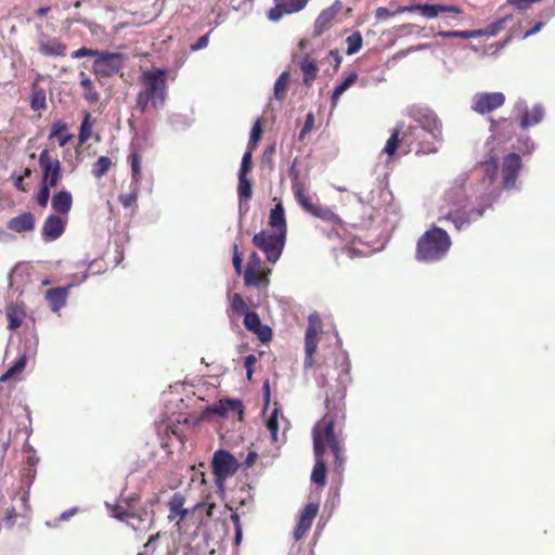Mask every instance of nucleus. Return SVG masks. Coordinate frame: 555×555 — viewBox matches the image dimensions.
<instances>
[{
	"instance_id": "f8f14e48",
	"label": "nucleus",
	"mask_w": 555,
	"mask_h": 555,
	"mask_svg": "<svg viewBox=\"0 0 555 555\" xmlns=\"http://www.w3.org/2000/svg\"><path fill=\"white\" fill-rule=\"evenodd\" d=\"M505 102L502 92H478L472 98V109L480 115L489 114Z\"/></svg>"
},
{
	"instance_id": "f704fd0d",
	"label": "nucleus",
	"mask_w": 555,
	"mask_h": 555,
	"mask_svg": "<svg viewBox=\"0 0 555 555\" xmlns=\"http://www.w3.org/2000/svg\"><path fill=\"white\" fill-rule=\"evenodd\" d=\"M358 79V74L356 72L350 73L333 91L331 96L332 106L337 104V101L341 96V94L347 91Z\"/></svg>"
},
{
	"instance_id": "9d476101",
	"label": "nucleus",
	"mask_w": 555,
	"mask_h": 555,
	"mask_svg": "<svg viewBox=\"0 0 555 555\" xmlns=\"http://www.w3.org/2000/svg\"><path fill=\"white\" fill-rule=\"evenodd\" d=\"M211 467L217 487L222 489L224 481L237 472L238 462L230 452L218 450L214 453Z\"/></svg>"
},
{
	"instance_id": "37998d69",
	"label": "nucleus",
	"mask_w": 555,
	"mask_h": 555,
	"mask_svg": "<svg viewBox=\"0 0 555 555\" xmlns=\"http://www.w3.org/2000/svg\"><path fill=\"white\" fill-rule=\"evenodd\" d=\"M310 214L322 219V220H325V221H333V222H337V223L341 222L340 218L337 215H335L327 207H321V206L314 205V207Z\"/></svg>"
},
{
	"instance_id": "603ef678",
	"label": "nucleus",
	"mask_w": 555,
	"mask_h": 555,
	"mask_svg": "<svg viewBox=\"0 0 555 555\" xmlns=\"http://www.w3.org/2000/svg\"><path fill=\"white\" fill-rule=\"evenodd\" d=\"M250 170H251V153L249 151H246L242 157L238 176H247V173Z\"/></svg>"
},
{
	"instance_id": "2f4dec72",
	"label": "nucleus",
	"mask_w": 555,
	"mask_h": 555,
	"mask_svg": "<svg viewBox=\"0 0 555 555\" xmlns=\"http://www.w3.org/2000/svg\"><path fill=\"white\" fill-rule=\"evenodd\" d=\"M30 107L34 111H42L47 108L46 91L40 88L37 82L31 86Z\"/></svg>"
},
{
	"instance_id": "774afa93",
	"label": "nucleus",
	"mask_w": 555,
	"mask_h": 555,
	"mask_svg": "<svg viewBox=\"0 0 555 555\" xmlns=\"http://www.w3.org/2000/svg\"><path fill=\"white\" fill-rule=\"evenodd\" d=\"M258 457V454L255 452V451H250L248 452L247 456L245 457V466L246 467H251L254 465V463L256 462Z\"/></svg>"
},
{
	"instance_id": "423d86ee",
	"label": "nucleus",
	"mask_w": 555,
	"mask_h": 555,
	"mask_svg": "<svg viewBox=\"0 0 555 555\" xmlns=\"http://www.w3.org/2000/svg\"><path fill=\"white\" fill-rule=\"evenodd\" d=\"M286 235L283 232L260 231L253 237V244L263 251L269 262L275 263L284 249Z\"/></svg>"
},
{
	"instance_id": "052dcab7",
	"label": "nucleus",
	"mask_w": 555,
	"mask_h": 555,
	"mask_svg": "<svg viewBox=\"0 0 555 555\" xmlns=\"http://www.w3.org/2000/svg\"><path fill=\"white\" fill-rule=\"evenodd\" d=\"M314 125V116L312 113H309L306 117L305 125L300 131L299 138L302 139L306 133H308Z\"/></svg>"
},
{
	"instance_id": "393cba45",
	"label": "nucleus",
	"mask_w": 555,
	"mask_h": 555,
	"mask_svg": "<svg viewBox=\"0 0 555 555\" xmlns=\"http://www.w3.org/2000/svg\"><path fill=\"white\" fill-rule=\"evenodd\" d=\"M289 175L292 177V182H293L292 189H293V192H294V195H295L297 202L302 206V208L306 211L311 212L314 205L310 202L309 197L306 195L304 183H301L298 180V175L295 172L294 166L292 167Z\"/></svg>"
},
{
	"instance_id": "c9c22d12",
	"label": "nucleus",
	"mask_w": 555,
	"mask_h": 555,
	"mask_svg": "<svg viewBox=\"0 0 555 555\" xmlns=\"http://www.w3.org/2000/svg\"><path fill=\"white\" fill-rule=\"evenodd\" d=\"M25 317L24 309L18 305H10L7 308V318L9 320V328L16 330L22 324Z\"/></svg>"
},
{
	"instance_id": "a19ab883",
	"label": "nucleus",
	"mask_w": 555,
	"mask_h": 555,
	"mask_svg": "<svg viewBox=\"0 0 555 555\" xmlns=\"http://www.w3.org/2000/svg\"><path fill=\"white\" fill-rule=\"evenodd\" d=\"M438 37L441 38H461V39H470V38H478L481 37L480 30H452V31H446L440 30L437 33Z\"/></svg>"
},
{
	"instance_id": "72a5a7b5",
	"label": "nucleus",
	"mask_w": 555,
	"mask_h": 555,
	"mask_svg": "<svg viewBox=\"0 0 555 555\" xmlns=\"http://www.w3.org/2000/svg\"><path fill=\"white\" fill-rule=\"evenodd\" d=\"M280 421L287 424V421L284 418V416L280 414L279 409L275 408L267 421V429L270 431L272 441L274 442L280 441V438L278 436Z\"/></svg>"
},
{
	"instance_id": "49530a36",
	"label": "nucleus",
	"mask_w": 555,
	"mask_h": 555,
	"mask_svg": "<svg viewBox=\"0 0 555 555\" xmlns=\"http://www.w3.org/2000/svg\"><path fill=\"white\" fill-rule=\"evenodd\" d=\"M112 166V160L107 156H101L93 165L92 173L96 178L103 177Z\"/></svg>"
},
{
	"instance_id": "7c9ffc66",
	"label": "nucleus",
	"mask_w": 555,
	"mask_h": 555,
	"mask_svg": "<svg viewBox=\"0 0 555 555\" xmlns=\"http://www.w3.org/2000/svg\"><path fill=\"white\" fill-rule=\"evenodd\" d=\"M237 196L240 209L243 207V202H248L253 196V184L247 176H238Z\"/></svg>"
},
{
	"instance_id": "79ce46f5",
	"label": "nucleus",
	"mask_w": 555,
	"mask_h": 555,
	"mask_svg": "<svg viewBox=\"0 0 555 555\" xmlns=\"http://www.w3.org/2000/svg\"><path fill=\"white\" fill-rule=\"evenodd\" d=\"M80 86L85 89V98L89 102H95L99 100L98 92L94 89L92 80L85 74L80 73Z\"/></svg>"
},
{
	"instance_id": "f257e3e1",
	"label": "nucleus",
	"mask_w": 555,
	"mask_h": 555,
	"mask_svg": "<svg viewBox=\"0 0 555 555\" xmlns=\"http://www.w3.org/2000/svg\"><path fill=\"white\" fill-rule=\"evenodd\" d=\"M466 173L459 175L446 191L444 204L440 207L439 221L451 222L457 231L467 228L482 217L487 206L468 208L465 183Z\"/></svg>"
},
{
	"instance_id": "6ab92c4d",
	"label": "nucleus",
	"mask_w": 555,
	"mask_h": 555,
	"mask_svg": "<svg viewBox=\"0 0 555 555\" xmlns=\"http://www.w3.org/2000/svg\"><path fill=\"white\" fill-rule=\"evenodd\" d=\"M319 512L318 503H308L302 509L299 516L298 524L294 530V539L296 541L301 540L311 528L313 519L317 517Z\"/></svg>"
},
{
	"instance_id": "a211bd4d",
	"label": "nucleus",
	"mask_w": 555,
	"mask_h": 555,
	"mask_svg": "<svg viewBox=\"0 0 555 555\" xmlns=\"http://www.w3.org/2000/svg\"><path fill=\"white\" fill-rule=\"evenodd\" d=\"M87 278L88 273H83L81 279L76 283H70L64 287H55L49 289L46 294V299L48 300L51 310L53 312H59L66 305L69 289L73 288L75 285L85 282Z\"/></svg>"
},
{
	"instance_id": "5701e85b",
	"label": "nucleus",
	"mask_w": 555,
	"mask_h": 555,
	"mask_svg": "<svg viewBox=\"0 0 555 555\" xmlns=\"http://www.w3.org/2000/svg\"><path fill=\"white\" fill-rule=\"evenodd\" d=\"M244 325L249 332L257 334L261 341L270 340L271 328L261 324L260 318L256 312L249 311L245 313Z\"/></svg>"
},
{
	"instance_id": "ddd939ff",
	"label": "nucleus",
	"mask_w": 555,
	"mask_h": 555,
	"mask_svg": "<svg viewBox=\"0 0 555 555\" xmlns=\"http://www.w3.org/2000/svg\"><path fill=\"white\" fill-rule=\"evenodd\" d=\"M39 165L42 169V184L55 188L61 180V163L52 158L48 150H43L39 156Z\"/></svg>"
},
{
	"instance_id": "dca6fc26",
	"label": "nucleus",
	"mask_w": 555,
	"mask_h": 555,
	"mask_svg": "<svg viewBox=\"0 0 555 555\" xmlns=\"http://www.w3.org/2000/svg\"><path fill=\"white\" fill-rule=\"evenodd\" d=\"M38 346V339L34 335L29 339H26L23 352L20 354L18 359L15 361L14 365H12L1 377L0 382L4 383L9 378L13 377L15 374L21 373L26 365V358L33 357L36 354Z\"/></svg>"
},
{
	"instance_id": "0eeeda50",
	"label": "nucleus",
	"mask_w": 555,
	"mask_h": 555,
	"mask_svg": "<svg viewBox=\"0 0 555 555\" xmlns=\"http://www.w3.org/2000/svg\"><path fill=\"white\" fill-rule=\"evenodd\" d=\"M499 162L493 156L485 160L481 167L483 173L481 181L476 186L475 193L483 202H489L487 206H491V202L499 195V188L494 185L498 178Z\"/></svg>"
},
{
	"instance_id": "aec40b11",
	"label": "nucleus",
	"mask_w": 555,
	"mask_h": 555,
	"mask_svg": "<svg viewBox=\"0 0 555 555\" xmlns=\"http://www.w3.org/2000/svg\"><path fill=\"white\" fill-rule=\"evenodd\" d=\"M275 7L268 12V18L278 22L284 14H292L302 10L308 0H274Z\"/></svg>"
},
{
	"instance_id": "9b49d317",
	"label": "nucleus",
	"mask_w": 555,
	"mask_h": 555,
	"mask_svg": "<svg viewBox=\"0 0 555 555\" xmlns=\"http://www.w3.org/2000/svg\"><path fill=\"white\" fill-rule=\"evenodd\" d=\"M322 332V322L317 313H312L308 318V327L305 335V367L313 365V354L319 343V334Z\"/></svg>"
},
{
	"instance_id": "5fc2aeb1",
	"label": "nucleus",
	"mask_w": 555,
	"mask_h": 555,
	"mask_svg": "<svg viewBox=\"0 0 555 555\" xmlns=\"http://www.w3.org/2000/svg\"><path fill=\"white\" fill-rule=\"evenodd\" d=\"M138 192L139 190L131 189V193L129 194H122L119 196V202L125 208L130 207L132 204L135 203L138 198Z\"/></svg>"
},
{
	"instance_id": "f3484780",
	"label": "nucleus",
	"mask_w": 555,
	"mask_h": 555,
	"mask_svg": "<svg viewBox=\"0 0 555 555\" xmlns=\"http://www.w3.org/2000/svg\"><path fill=\"white\" fill-rule=\"evenodd\" d=\"M515 109L521 113L520 127L522 129L540 124L544 117V108L542 105L537 104L532 109L528 111L526 101L522 99L516 102Z\"/></svg>"
},
{
	"instance_id": "4468645a",
	"label": "nucleus",
	"mask_w": 555,
	"mask_h": 555,
	"mask_svg": "<svg viewBox=\"0 0 555 555\" xmlns=\"http://www.w3.org/2000/svg\"><path fill=\"white\" fill-rule=\"evenodd\" d=\"M318 430V428H313L312 430L315 464L312 469L311 480L317 485L324 486L326 479V465L324 460V447L321 443Z\"/></svg>"
},
{
	"instance_id": "69168bd1",
	"label": "nucleus",
	"mask_w": 555,
	"mask_h": 555,
	"mask_svg": "<svg viewBox=\"0 0 555 555\" xmlns=\"http://www.w3.org/2000/svg\"><path fill=\"white\" fill-rule=\"evenodd\" d=\"M257 359L254 354H249L245 358V367L247 371V378L250 379L253 376V365L256 363Z\"/></svg>"
},
{
	"instance_id": "bb28decb",
	"label": "nucleus",
	"mask_w": 555,
	"mask_h": 555,
	"mask_svg": "<svg viewBox=\"0 0 555 555\" xmlns=\"http://www.w3.org/2000/svg\"><path fill=\"white\" fill-rule=\"evenodd\" d=\"M51 206L57 215H67L73 206V196L70 192L62 190L55 193L52 196Z\"/></svg>"
},
{
	"instance_id": "20e7f679",
	"label": "nucleus",
	"mask_w": 555,
	"mask_h": 555,
	"mask_svg": "<svg viewBox=\"0 0 555 555\" xmlns=\"http://www.w3.org/2000/svg\"><path fill=\"white\" fill-rule=\"evenodd\" d=\"M451 247V238L447 231L433 227L418 240L416 258L424 262H435L442 259Z\"/></svg>"
},
{
	"instance_id": "338daca9",
	"label": "nucleus",
	"mask_w": 555,
	"mask_h": 555,
	"mask_svg": "<svg viewBox=\"0 0 555 555\" xmlns=\"http://www.w3.org/2000/svg\"><path fill=\"white\" fill-rule=\"evenodd\" d=\"M393 15L392 12H390L387 8L379 7L375 11V16L378 20H386L388 17H391Z\"/></svg>"
},
{
	"instance_id": "4c0bfd02",
	"label": "nucleus",
	"mask_w": 555,
	"mask_h": 555,
	"mask_svg": "<svg viewBox=\"0 0 555 555\" xmlns=\"http://www.w3.org/2000/svg\"><path fill=\"white\" fill-rule=\"evenodd\" d=\"M332 11L324 9L315 20L314 23V35L321 36L331 25L334 20Z\"/></svg>"
},
{
	"instance_id": "3c124183",
	"label": "nucleus",
	"mask_w": 555,
	"mask_h": 555,
	"mask_svg": "<svg viewBox=\"0 0 555 555\" xmlns=\"http://www.w3.org/2000/svg\"><path fill=\"white\" fill-rule=\"evenodd\" d=\"M79 23H81L82 25H85L86 27L89 28L90 33L92 34V36L96 39H103L104 36H105V30L104 28L99 25V24H95V23H92L88 20H77Z\"/></svg>"
},
{
	"instance_id": "09e8293b",
	"label": "nucleus",
	"mask_w": 555,
	"mask_h": 555,
	"mask_svg": "<svg viewBox=\"0 0 555 555\" xmlns=\"http://www.w3.org/2000/svg\"><path fill=\"white\" fill-rule=\"evenodd\" d=\"M90 113H86L78 135L80 143L87 142L91 137L92 124L90 122Z\"/></svg>"
},
{
	"instance_id": "680f3d73",
	"label": "nucleus",
	"mask_w": 555,
	"mask_h": 555,
	"mask_svg": "<svg viewBox=\"0 0 555 555\" xmlns=\"http://www.w3.org/2000/svg\"><path fill=\"white\" fill-rule=\"evenodd\" d=\"M209 42V35L206 34L202 36L195 43L191 44L190 49L191 51H198L202 49H205L208 46Z\"/></svg>"
},
{
	"instance_id": "c756f323",
	"label": "nucleus",
	"mask_w": 555,
	"mask_h": 555,
	"mask_svg": "<svg viewBox=\"0 0 555 555\" xmlns=\"http://www.w3.org/2000/svg\"><path fill=\"white\" fill-rule=\"evenodd\" d=\"M214 412L223 417L229 416L230 413L242 416L243 409L240 401L225 400L219 401V403L214 408Z\"/></svg>"
},
{
	"instance_id": "a878e982",
	"label": "nucleus",
	"mask_w": 555,
	"mask_h": 555,
	"mask_svg": "<svg viewBox=\"0 0 555 555\" xmlns=\"http://www.w3.org/2000/svg\"><path fill=\"white\" fill-rule=\"evenodd\" d=\"M8 228L16 233L30 232L35 228V218L31 212H23L9 220Z\"/></svg>"
},
{
	"instance_id": "bf43d9fd",
	"label": "nucleus",
	"mask_w": 555,
	"mask_h": 555,
	"mask_svg": "<svg viewBox=\"0 0 555 555\" xmlns=\"http://www.w3.org/2000/svg\"><path fill=\"white\" fill-rule=\"evenodd\" d=\"M233 267L237 274L242 272V263L243 259L238 254V247L236 244L233 245V258H232Z\"/></svg>"
},
{
	"instance_id": "412c9836",
	"label": "nucleus",
	"mask_w": 555,
	"mask_h": 555,
	"mask_svg": "<svg viewBox=\"0 0 555 555\" xmlns=\"http://www.w3.org/2000/svg\"><path fill=\"white\" fill-rule=\"evenodd\" d=\"M66 218L60 215H50L43 222L41 235L43 241L52 242L59 238L65 230Z\"/></svg>"
},
{
	"instance_id": "6e6552de",
	"label": "nucleus",
	"mask_w": 555,
	"mask_h": 555,
	"mask_svg": "<svg viewBox=\"0 0 555 555\" xmlns=\"http://www.w3.org/2000/svg\"><path fill=\"white\" fill-rule=\"evenodd\" d=\"M334 420L332 416L326 414L321 421H319L313 428H318L319 436L322 446L325 448L327 444L335 455L337 468H340L345 462L344 456V444L334 434Z\"/></svg>"
},
{
	"instance_id": "b1692460",
	"label": "nucleus",
	"mask_w": 555,
	"mask_h": 555,
	"mask_svg": "<svg viewBox=\"0 0 555 555\" xmlns=\"http://www.w3.org/2000/svg\"><path fill=\"white\" fill-rule=\"evenodd\" d=\"M410 11H418L426 18H435L440 13L449 12L454 14H461L462 10L455 5H442V4H416L409 9Z\"/></svg>"
},
{
	"instance_id": "4d7b16f0",
	"label": "nucleus",
	"mask_w": 555,
	"mask_h": 555,
	"mask_svg": "<svg viewBox=\"0 0 555 555\" xmlns=\"http://www.w3.org/2000/svg\"><path fill=\"white\" fill-rule=\"evenodd\" d=\"M67 129V124L63 120H57L52 125L51 132L49 134V139H52L54 137H59Z\"/></svg>"
},
{
	"instance_id": "e433bc0d",
	"label": "nucleus",
	"mask_w": 555,
	"mask_h": 555,
	"mask_svg": "<svg viewBox=\"0 0 555 555\" xmlns=\"http://www.w3.org/2000/svg\"><path fill=\"white\" fill-rule=\"evenodd\" d=\"M183 504L184 498L179 493H175L169 502V519H173L176 515L180 516V520H183L185 518L188 511L183 508Z\"/></svg>"
},
{
	"instance_id": "473e14b6",
	"label": "nucleus",
	"mask_w": 555,
	"mask_h": 555,
	"mask_svg": "<svg viewBox=\"0 0 555 555\" xmlns=\"http://www.w3.org/2000/svg\"><path fill=\"white\" fill-rule=\"evenodd\" d=\"M300 69L304 75V83L306 86H310L313 82V80L315 79L317 74H318L317 63L313 60L306 56L300 62Z\"/></svg>"
},
{
	"instance_id": "a18cd8bd",
	"label": "nucleus",
	"mask_w": 555,
	"mask_h": 555,
	"mask_svg": "<svg viewBox=\"0 0 555 555\" xmlns=\"http://www.w3.org/2000/svg\"><path fill=\"white\" fill-rule=\"evenodd\" d=\"M400 133L402 134V131H400V129L396 128L392 131L390 138L386 142V145H385L383 152L385 154H387L389 157L392 156L398 149V145L400 142V138H399ZM401 141H402V138H401Z\"/></svg>"
},
{
	"instance_id": "cd10ccee",
	"label": "nucleus",
	"mask_w": 555,
	"mask_h": 555,
	"mask_svg": "<svg viewBox=\"0 0 555 555\" xmlns=\"http://www.w3.org/2000/svg\"><path fill=\"white\" fill-rule=\"evenodd\" d=\"M270 273V270L266 273H260L255 269V267H251V264H248L245 272H244V282L247 286H254V287H267L269 285V278L268 274Z\"/></svg>"
},
{
	"instance_id": "39448f33",
	"label": "nucleus",
	"mask_w": 555,
	"mask_h": 555,
	"mask_svg": "<svg viewBox=\"0 0 555 555\" xmlns=\"http://www.w3.org/2000/svg\"><path fill=\"white\" fill-rule=\"evenodd\" d=\"M166 69L152 68L144 70L142 74V90L141 92L146 98L153 99V106H163L166 100L167 86H166Z\"/></svg>"
},
{
	"instance_id": "e2e57ef3",
	"label": "nucleus",
	"mask_w": 555,
	"mask_h": 555,
	"mask_svg": "<svg viewBox=\"0 0 555 555\" xmlns=\"http://www.w3.org/2000/svg\"><path fill=\"white\" fill-rule=\"evenodd\" d=\"M16 517H17V514H16L15 509L14 508L9 509L5 518L3 519L4 526L7 528H12L15 524Z\"/></svg>"
},
{
	"instance_id": "de8ad7c7",
	"label": "nucleus",
	"mask_w": 555,
	"mask_h": 555,
	"mask_svg": "<svg viewBox=\"0 0 555 555\" xmlns=\"http://www.w3.org/2000/svg\"><path fill=\"white\" fill-rule=\"evenodd\" d=\"M347 54L352 55L357 53L362 47V36L359 31H356L347 37Z\"/></svg>"
},
{
	"instance_id": "c85d7f7f",
	"label": "nucleus",
	"mask_w": 555,
	"mask_h": 555,
	"mask_svg": "<svg viewBox=\"0 0 555 555\" xmlns=\"http://www.w3.org/2000/svg\"><path fill=\"white\" fill-rule=\"evenodd\" d=\"M269 224L275 229L274 232H283L286 235L287 227L285 220V212L283 205L281 203L276 204L274 208L271 209L269 216Z\"/></svg>"
},
{
	"instance_id": "4be33fe9",
	"label": "nucleus",
	"mask_w": 555,
	"mask_h": 555,
	"mask_svg": "<svg viewBox=\"0 0 555 555\" xmlns=\"http://www.w3.org/2000/svg\"><path fill=\"white\" fill-rule=\"evenodd\" d=\"M38 50L44 56H64L67 47L57 38L41 34L38 38Z\"/></svg>"
},
{
	"instance_id": "864d4df0",
	"label": "nucleus",
	"mask_w": 555,
	"mask_h": 555,
	"mask_svg": "<svg viewBox=\"0 0 555 555\" xmlns=\"http://www.w3.org/2000/svg\"><path fill=\"white\" fill-rule=\"evenodd\" d=\"M50 188L43 185L41 186L40 191L37 194V203L40 207L44 208L48 205L49 198H50Z\"/></svg>"
},
{
	"instance_id": "2eb2a0df",
	"label": "nucleus",
	"mask_w": 555,
	"mask_h": 555,
	"mask_svg": "<svg viewBox=\"0 0 555 555\" xmlns=\"http://www.w3.org/2000/svg\"><path fill=\"white\" fill-rule=\"evenodd\" d=\"M521 169V158L516 153L506 155L502 163V184L504 189L511 190L516 185V179Z\"/></svg>"
},
{
	"instance_id": "f03ea898",
	"label": "nucleus",
	"mask_w": 555,
	"mask_h": 555,
	"mask_svg": "<svg viewBox=\"0 0 555 555\" xmlns=\"http://www.w3.org/2000/svg\"><path fill=\"white\" fill-rule=\"evenodd\" d=\"M415 122L402 130V142L409 145L417 144V153H437L442 142V124L429 108H417L412 112Z\"/></svg>"
},
{
	"instance_id": "6e6d98bb",
	"label": "nucleus",
	"mask_w": 555,
	"mask_h": 555,
	"mask_svg": "<svg viewBox=\"0 0 555 555\" xmlns=\"http://www.w3.org/2000/svg\"><path fill=\"white\" fill-rule=\"evenodd\" d=\"M99 52H100L99 50H92V49L82 47V48L74 51L72 53V57L73 59H81V57H85V56H94L96 59Z\"/></svg>"
},
{
	"instance_id": "0e129e2a",
	"label": "nucleus",
	"mask_w": 555,
	"mask_h": 555,
	"mask_svg": "<svg viewBox=\"0 0 555 555\" xmlns=\"http://www.w3.org/2000/svg\"><path fill=\"white\" fill-rule=\"evenodd\" d=\"M149 103L153 105V99L146 98V95L140 91L138 94V106L140 107V109L144 112Z\"/></svg>"
},
{
	"instance_id": "ea45409f",
	"label": "nucleus",
	"mask_w": 555,
	"mask_h": 555,
	"mask_svg": "<svg viewBox=\"0 0 555 555\" xmlns=\"http://www.w3.org/2000/svg\"><path fill=\"white\" fill-rule=\"evenodd\" d=\"M130 159H131V171H132L131 189L139 190L140 181L142 178L141 157L138 153H132L130 156Z\"/></svg>"
},
{
	"instance_id": "7ed1b4c3",
	"label": "nucleus",
	"mask_w": 555,
	"mask_h": 555,
	"mask_svg": "<svg viewBox=\"0 0 555 555\" xmlns=\"http://www.w3.org/2000/svg\"><path fill=\"white\" fill-rule=\"evenodd\" d=\"M138 498L135 495L120 498L112 509V516L125 521L137 533L142 534L150 530L153 522V512L143 508H135Z\"/></svg>"
},
{
	"instance_id": "8fccbe9b",
	"label": "nucleus",
	"mask_w": 555,
	"mask_h": 555,
	"mask_svg": "<svg viewBox=\"0 0 555 555\" xmlns=\"http://www.w3.org/2000/svg\"><path fill=\"white\" fill-rule=\"evenodd\" d=\"M231 309L238 315H245L249 312L246 302L240 294L232 296Z\"/></svg>"
},
{
	"instance_id": "1a4fd4ad",
	"label": "nucleus",
	"mask_w": 555,
	"mask_h": 555,
	"mask_svg": "<svg viewBox=\"0 0 555 555\" xmlns=\"http://www.w3.org/2000/svg\"><path fill=\"white\" fill-rule=\"evenodd\" d=\"M127 56L118 52L100 51L93 62V73L98 78H107L118 74L125 63Z\"/></svg>"
},
{
	"instance_id": "c03bdc74",
	"label": "nucleus",
	"mask_w": 555,
	"mask_h": 555,
	"mask_svg": "<svg viewBox=\"0 0 555 555\" xmlns=\"http://www.w3.org/2000/svg\"><path fill=\"white\" fill-rule=\"evenodd\" d=\"M512 20V15H507L505 17H502L494 23L488 25L485 29H479L482 36H495L499 34L503 28L507 21Z\"/></svg>"
},
{
	"instance_id": "13d9d810",
	"label": "nucleus",
	"mask_w": 555,
	"mask_h": 555,
	"mask_svg": "<svg viewBox=\"0 0 555 555\" xmlns=\"http://www.w3.org/2000/svg\"><path fill=\"white\" fill-rule=\"evenodd\" d=\"M261 133H262V129H261L260 122L258 120L251 128L249 144H254V145L257 144L258 141L260 140Z\"/></svg>"
},
{
	"instance_id": "58836bf2",
	"label": "nucleus",
	"mask_w": 555,
	"mask_h": 555,
	"mask_svg": "<svg viewBox=\"0 0 555 555\" xmlns=\"http://www.w3.org/2000/svg\"><path fill=\"white\" fill-rule=\"evenodd\" d=\"M289 72H283L279 78L275 80L273 87L274 98L279 101H283L285 99L288 81H289Z\"/></svg>"
}]
</instances>
